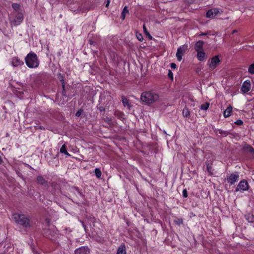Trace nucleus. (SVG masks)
<instances>
[{
    "label": "nucleus",
    "mask_w": 254,
    "mask_h": 254,
    "mask_svg": "<svg viewBox=\"0 0 254 254\" xmlns=\"http://www.w3.org/2000/svg\"><path fill=\"white\" fill-rule=\"evenodd\" d=\"M249 150L251 153H254V149L252 147H250Z\"/></svg>",
    "instance_id": "nucleus-37"
},
{
    "label": "nucleus",
    "mask_w": 254,
    "mask_h": 254,
    "mask_svg": "<svg viewBox=\"0 0 254 254\" xmlns=\"http://www.w3.org/2000/svg\"><path fill=\"white\" fill-rule=\"evenodd\" d=\"M183 196L185 198L188 197V192L186 189L183 190Z\"/></svg>",
    "instance_id": "nucleus-30"
},
{
    "label": "nucleus",
    "mask_w": 254,
    "mask_h": 254,
    "mask_svg": "<svg viewBox=\"0 0 254 254\" xmlns=\"http://www.w3.org/2000/svg\"><path fill=\"white\" fill-rule=\"evenodd\" d=\"M175 222L177 224L180 225L183 223V220L182 219H179L178 220H176Z\"/></svg>",
    "instance_id": "nucleus-34"
},
{
    "label": "nucleus",
    "mask_w": 254,
    "mask_h": 254,
    "mask_svg": "<svg viewBox=\"0 0 254 254\" xmlns=\"http://www.w3.org/2000/svg\"><path fill=\"white\" fill-rule=\"evenodd\" d=\"M248 72L251 74H254V63L249 66Z\"/></svg>",
    "instance_id": "nucleus-23"
},
{
    "label": "nucleus",
    "mask_w": 254,
    "mask_h": 254,
    "mask_svg": "<svg viewBox=\"0 0 254 254\" xmlns=\"http://www.w3.org/2000/svg\"><path fill=\"white\" fill-rule=\"evenodd\" d=\"M203 42L202 41H198L197 42L195 45L194 46V49L196 51H203Z\"/></svg>",
    "instance_id": "nucleus-12"
},
{
    "label": "nucleus",
    "mask_w": 254,
    "mask_h": 254,
    "mask_svg": "<svg viewBox=\"0 0 254 254\" xmlns=\"http://www.w3.org/2000/svg\"><path fill=\"white\" fill-rule=\"evenodd\" d=\"M37 183L44 186H47V182L46 181V180L41 176H38L37 178Z\"/></svg>",
    "instance_id": "nucleus-13"
},
{
    "label": "nucleus",
    "mask_w": 254,
    "mask_h": 254,
    "mask_svg": "<svg viewBox=\"0 0 254 254\" xmlns=\"http://www.w3.org/2000/svg\"><path fill=\"white\" fill-rule=\"evenodd\" d=\"M247 220L250 222H253L254 221L253 217L252 216H249L248 218H247Z\"/></svg>",
    "instance_id": "nucleus-35"
},
{
    "label": "nucleus",
    "mask_w": 254,
    "mask_h": 254,
    "mask_svg": "<svg viewBox=\"0 0 254 254\" xmlns=\"http://www.w3.org/2000/svg\"><path fill=\"white\" fill-rule=\"evenodd\" d=\"M128 10L127 9V6H125L124 8L123 11L122 12V14H121V19L122 20H124L125 19L126 14H128Z\"/></svg>",
    "instance_id": "nucleus-18"
},
{
    "label": "nucleus",
    "mask_w": 254,
    "mask_h": 254,
    "mask_svg": "<svg viewBox=\"0 0 254 254\" xmlns=\"http://www.w3.org/2000/svg\"><path fill=\"white\" fill-rule=\"evenodd\" d=\"M93 172L95 174V175L97 178H100L101 177L102 173L99 168L95 169Z\"/></svg>",
    "instance_id": "nucleus-22"
},
{
    "label": "nucleus",
    "mask_w": 254,
    "mask_h": 254,
    "mask_svg": "<svg viewBox=\"0 0 254 254\" xmlns=\"http://www.w3.org/2000/svg\"><path fill=\"white\" fill-rule=\"evenodd\" d=\"M239 173L237 172L227 175V180L230 185H233L239 179Z\"/></svg>",
    "instance_id": "nucleus-5"
},
{
    "label": "nucleus",
    "mask_w": 254,
    "mask_h": 254,
    "mask_svg": "<svg viewBox=\"0 0 254 254\" xmlns=\"http://www.w3.org/2000/svg\"><path fill=\"white\" fill-rule=\"evenodd\" d=\"M220 61L218 56L213 57L208 61L207 64L211 70L215 69L220 63Z\"/></svg>",
    "instance_id": "nucleus-6"
},
{
    "label": "nucleus",
    "mask_w": 254,
    "mask_h": 254,
    "mask_svg": "<svg viewBox=\"0 0 254 254\" xmlns=\"http://www.w3.org/2000/svg\"><path fill=\"white\" fill-rule=\"evenodd\" d=\"M25 62L27 66L29 68L37 67L39 64L38 57L33 52H31L26 56Z\"/></svg>",
    "instance_id": "nucleus-3"
},
{
    "label": "nucleus",
    "mask_w": 254,
    "mask_h": 254,
    "mask_svg": "<svg viewBox=\"0 0 254 254\" xmlns=\"http://www.w3.org/2000/svg\"><path fill=\"white\" fill-rule=\"evenodd\" d=\"M188 46L187 45H183L178 48L176 53V57L179 61H181L182 59V56L186 52Z\"/></svg>",
    "instance_id": "nucleus-8"
},
{
    "label": "nucleus",
    "mask_w": 254,
    "mask_h": 254,
    "mask_svg": "<svg viewBox=\"0 0 254 254\" xmlns=\"http://www.w3.org/2000/svg\"><path fill=\"white\" fill-rule=\"evenodd\" d=\"M43 234L44 236L47 238L53 239L55 235L56 234V232L54 230L48 229L44 230Z\"/></svg>",
    "instance_id": "nucleus-10"
},
{
    "label": "nucleus",
    "mask_w": 254,
    "mask_h": 254,
    "mask_svg": "<svg viewBox=\"0 0 254 254\" xmlns=\"http://www.w3.org/2000/svg\"><path fill=\"white\" fill-rule=\"evenodd\" d=\"M223 11L218 8H212L207 11L206 16L207 18H213L219 14H222Z\"/></svg>",
    "instance_id": "nucleus-7"
},
{
    "label": "nucleus",
    "mask_w": 254,
    "mask_h": 254,
    "mask_svg": "<svg viewBox=\"0 0 254 254\" xmlns=\"http://www.w3.org/2000/svg\"><path fill=\"white\" fill-rule=\"evenodd\" d=\"M197 58L200 61H203L205 58V54L203 51H198L197 54Z\"/></svg>",
    "instance_id": "nucleus-17"
},
{
    "label": "nucleus",
    "mask_w": 254,
    "mask_h": 254,
    "mask_svg": "<svg viewBox=\"0 0 254 254\" xmlns=\"http://www.w3.org/2000/svg\"><path fill=\"white\" fill-rule=\"evenodd\" d=\"M23 15L21 13H18L15 19V22L16 24H19L23 20Z\"/></svg>",
    "instance_id": "nucleus-19"
},
{
    "label": "nucleus",
    "mask_w": 254,
    "mask_h": 254,
    "mask_svg": "<svg viewBox=\"0 0 254 254\" xmlns=\"http://www.w3.org/2000/svg\"><path fill=\"white\" fill-rule=\"evenodd\" d=\"M122 102L125 106H129L128 100L127 98H123Z\"/></svg>",
    "instance_id": "nucleus-26"
},
{
    "label": "nucleus",
    "mask_w": 254,
    "mask_h": 254,
    "mask_svg": "<svg viewBox=\"0 0 254 254\" xmlns=\"http://www.w3.org/2000/svg\"><path fill=\"white\" fill-rule=\"evenodd\" d=\"M232 112V107L231 106L228 107L223 113L225 118H228L230 116Z\"/></svg>",
    "instance_id": "nucleus-15"
},
{
    "label": "nucleus",
    "mask_w": 254,
    "mask_h": 254,
    "mask_svg": "<svg viewBox=\"0 0 254 254\" xmlns=\"http://www.w3.org/2000/svg\"><path fill=\"white\" fill-rule=\"evenodd\" d=\"M109 3H110V1H109V0H108L107 2V4H106V7H107L108 6V5H109Z\"/></svg>",
    "instance_id": "nucleus-40"
},
{
    "label": "nucleus",
    "mask_w": 254,
    "mask_h": 254,
    "mask_svg": "<svg viewBox=\"0 0 254 254\" xmlns=\"http://www.w3.org/2000/svg\"><path fill=\"white\" fill-rule=\"evenodd\" d=\"M143 31H144V32L146 34V35L147 36H148L150 39H152V36L149 34V33L148 32V31H147V29H146V26H145V24H144V25H143Z\"/></svg>",
    "instance_id": "nucleus-25"
},
{
    "label": "nucleus",
    "mask_w": 254,
    "mask_h": 254,
    "mask_svg": "<svg viewBox=\"0 0 254 254\" xmlns=\"http://www.w3.org/2000/svg\"><path fill=\"white\" fill-rule=\"evenodd\" d=\"M60 152L62 153H64L67 156H70V155L68 153L66 150V146L65 145H62L60 149Z\"/></svg>",
    "instance_id": "nucleus-20"
},
{
    "label": "nucleus",
    "mask_w": 254,
    "mask_h": 254,
    "mask_svg": "<svg viewBox=\"0 0 254 254\" xmlns=\"http://www.w3.org/2000/svg\"><path fill=\"white\" fill-rule=\"evenodd\" d=\"M168 75L172 80L173 79V73L170 70H169Z\"/></svg>",
    "instance_id": "nucleus-31"
},
{
    "label": "nucleus",
    "mask_w": 254,
    "mask_h": 254,
    "mask_svg": "<svg viewBox=\"0 0 254 254\" xmlns=\"http://www.w3.org/2000/svg\"><path fill=\"white\" fill-rule=\"evenodd\" d=\"M251 84L249 80H247L244 82L242 85L241 90L244 93H247L251 89Z\"/></svg>",
    "instance_id": "nucleus-9"
},
{
    "label": "nucleus",
    "mask_w": 254,
    "mask_h": 254,
    "mask_svg": "<svg viewBox=\"0 0 254 254\" xmlns=\"http://www.w3.org/2000/svg\"><path fill=\"white\" fill-rule=\"evenodd\" d=\"M249 189V185L248 182L245 180L241 181L238 184L236 188V191L244 192L248 190Z\"/></svg>",
    "instance_id": "nucleus-4"
},
{
    "label": "nucleus",
    "mask_w": 254,
    "mask_h": 254,
    "mask_svg": "<svg viewBox=\"0 0 254 254\" xmlns=\"http://www.w3.org/2000/svg\"><path fill=\"white\" fill-rule=\"evenodd\" d=\"M39 128L40 129H44V128L43 127H42V126L39 127Z\"/></svg>",
    "instance_id": "nucleus-41"
},
{
    "label": "nucleus",
    "mask_w": 254,
    "mask_h": 254,
    "mask_svg": "<svg viewBox=\"0 0 254 254\" xmlns=\"http://www.w3.org/2000/svg\"><path fill=\"white\" fill-rule=\"evenodd\" d=\"M219 133L224 135H227L228 134L227 132L225 131H223L222 130H219Z\"/></svg>",
    "instance_id": "nucleus-32"
},
{
    "label": "nucleus",
    "mask_w": 254,
    "mask_h": 254,
    "mask_svg": "<svg viewBox=\"0 0 254 254\" xmlns=\"http://www.w3.org/2000/svg\"><path fill=\"white\" fill-rule=\"evenodd\" d=\"M74 253L75 254H89V250L87 247H81L76 249Z\"/></svg>",
    "instance_id": "nucleus-11"
},
{
    "label": "nucleus",
    "mask_w": 254,
    "mask_h": 254,
    "mask_svg": "<svg viewBox=\"0 0 254 254\" xmlns=\"http://www.w3.org/2000/svg\"><path fill=\"white\" fill-rule=\"evenodd\" d=\"M159 95L153 91L144 92L141 95V101L147 105H150L158 101Z\"/></svg>",
    "instance_id": "nucleus-1"
},
{
    "label": "nucleus",
    "mask_w": 254,
    "mask_h": 254,
    "mask_svg": "<svg viewBox=\"0 0 254 254\" xmlns=\"http://www.w3.org/2000/svg\"><path fill=\"white\" fill-rule=\"evenodd\" d=\"M235 124L237 125H242L243 124V122L241 120H238L235 122Z\"/></svg>",
    "instance_id": "nucleus-29"
},
{
    "label": "nucleus",
    "mask_w": 254,
    "mask_h": 254,
    "mask_svg": "<svg viewBox=\"0 0 254 254\" xmlns=\"http://www.w3.org/2000/svg\"><path fill=\"white\" fill-rule=\"evenodd\" d=\"M12 7L15 10H18L19 8V5L17 3H13Z\"/></svg>",
    "instance_id": "nucleus-28"
},
{
    "label": "nucleus",
    "mask_w": 254,
    "mask_h": 254,
    "mask_svg": "<svg viewBox=\"0 0 254 254\" xmlns=\"http://www.w3.org/2000/svg\"><path fill=\"white\" fill-rule=\"evenodd\" d=\"M170 66L172 68H176V64L175 63H171L170 64Z\"/></svg>",
    "instance_id": "nucleus-36"
},
{
    "label": "nucleus",
    "mask_w": 254,
    "mask_h": 254,
    "mask_svg": "<svg viewBox=\"0 0 254 254\" xmlns=\"http://www.w3.org/2000/svg\"><path fill=\"white\" fill-rule=\"evenodd\" d=\"M12 219L17 224L21 225L23 227H29L31 226L29 219L24 214L14 213L12 215Z\"/></svg>",
    "instance_id": "nucleus-2"
},
{
    "label": "nucleus",
    "mask_w": 254,
    "mask_h": 254,
    "mask_svg": "<svg viewBox=\"0 0 254 254\" xmlns=\"http://www.w3.org/2000/svg\"><path fill=\"white\" fill-rule=\"evenodd\" d=\"M117 254H127L125 245H122L118 248Z\"/></svg>",
    "instance_id": "nucleus-16"
},
{
    "label": "nucleus",
    "mask_w": 254,
    "mask_h": 254,
    "mask_svg": "<svg viewBox=\"0 0 254 254\" xmlns=\"http://www.w3.org/2000/svg\"><path fill=\"white\" fill-rule=\"evenodd\" d=\"M136 36L137 39L139 41H143V36L141 34H140V33H136Z\"/></svg>",
    "instance_id": "nucleus-27"
},
{
    "label": "nucleus",
    "mask_w": 254,
    "mask_h": 254,
    "mask_svg": "<svg viewBox=\"0 0 254 254\" xmlns=\"http://www.w3.org/2000/svg\"><path fill=\"white\" fill-rule=\"evenodd\" d=\"M99 110L100 111H103L104 110V107H101L99 108Z\"/></svg>",
    "instance_id": "nucleus-39"
},
{
    "label": "nucleus",
    "mask_w": 254,
    "mask_h": 254,
    "mask_svg": "<svg viewBox=\"0 0 254 254\" xmlns=\"http://www.w3.org/2000/svg\"><path fill=\"white\" fill-rule=\"evenodd\" d=\"M209 106V104L208 103H206L204 104H202L200 106V109L202 110H206L208 109Z\"/></svg>",
    "instance_id": "nucleus-24"
},
{
    "label": "nucleus",
    "mask_w": 254,
    "mask_h": 254,
    "mask_svg": "<svg viewBox=\"0 0 254 254\" xmlns=\"http://www.w3.org/2000/svg\"><path fill=\"white\" fill-rule=\"evenodd\" d=\"M207 170L208 172H209L210 173H211V174L212 173L211 172L212 167H211V166L207 165Z\"/></svg>",
    "instance_id": "nucleus-33"
},
{
    "label": "nucleus",
    "mask_w": 254,
    "mask_h": 254,
    "mask_svg": "<svg viewBox=\"0 0 254 254\" xmlns=\"http://www.w3.org/2000/svg\"><path fill=\"white\" fill-rule=\"evenodd\" d=\"M183 115L185 117H190V112L188 108H184L183 110Z\"/></svg>",
    "instance_id": "nucleus-21"
},
{
    "label": "nucleus",
    "mask_w": 254,
    "mask_h": 254,
    "mask_svg": "<svg viewBox=\"0 0 254 254\" xmlns=\"http://www.w3.org/2000/svg\"><path fill=\"white\" fill-rule=\"evenodd\" d=\"M21 64H23V62H21L18 58L15 57L12 59L11 64L13 66H17L21 65Z\"/></svg>",
    "instance_id": "nucleus-14"
},
{
    "label": "nucleus",
    "mask_w": 254,
    "mask_h": 254,
    "mask_svg": "<svg viewBox=\"0 0 254 254\" xmlns=\"http://www.w3.org/2000/svg\"><path fill=\"white\" fill-rule=\"evenodd\" d=\"M237 32V31L236 30H234V31H233V33H236V32Z\"/></svg>",
    "instance_id": "nucleus-42"
},
{
    "label": "nucleus",
    "mask_w": 254,
    "mask_h": 254,
    "mask_svg": "<svg viewBox=\"0 0 254 254\" xmlns=\"http://www.w3.org/2000/svg\"><path fill=\"white\" fill-rule=\"evenodd\" d=\"M80 114H81V112H80L79 111H77V112H76V116L77 117H79V116L80 115Z\"/></svg>",
    "instance_id": "nucleus-38"
}]
</instances>
